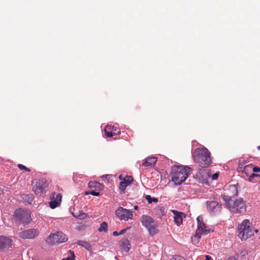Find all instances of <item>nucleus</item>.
Instances as JSON below:
<instances>
[{
    "label": "nucleus",
    "instance_id": "ddd939ff",
    "mask_svg": "<svg viewBox=\"0 0 260 260\" xmlns=\"http://www.w3.org/2000/svg\"><path fill=\"white\" fill-rule=\"evenodd\" d=\"M119 179L121 180L119 188L122 191H124L126 187L133 181V178L131 176H124L123 175H120L119 176Z\"/></svg>",
    "mask_w": 260,
    "mask_h": 260
},
{
    "label": "nucleus",
    "instance_id": "b1692460",
    "mask_svg": "<svg viewBox=\"0 0 260 260\" xmlns=\"http://www.w3.org/2000/svg\"><path fill=\"white\" fill-rule=\"evenodd\" d=\"M78 245H80L84 248H85L86 249L89 250L91 249V245L89 243L86 241H82V240H78L77 243Z\"/></svg>",
    "mask_w": 260,
    "mask_h": 260
},
{
    "label": "nucleus",
    "instance_id": "7ed1b4c3",
    "mask_svg": "<svg viewBox=\"0 0 260 260\" xmlns=\"http://www.w3.org/2000/svg\"><path fill=\"white\" fill-rule=\"evenodd\" d=\"M238 232L239 238L242 240H246L253 236L257 230L254 229L249 220L245 219L238 225Z\"/></svg>",
    "mask_w": 260,
    "mask_h": 260
},
{
    "label": "nucleus",
    "instance_id": "393cba45",
    "mask_svg": "<svg viewBox=\"0 0 260 260\" xmlns=\"http://www.w3.org/2000/svg\"><path fill=\"white\" fill-rule=\"evenodd\" d=\"M69 255L67 257L64 258L61 260H75V255L74 252L71 250L68 251Z\"/></svg>",
    "mask_w": 260,
    "mask_h": 260
},
{
    "label": "nucleus",
    "instance_id": "1a4fd4ad",
    "mask_svg": "<svg viewBox=\"0 0 260 260\" xmlns=\"http://www.w3.org/2000/svg\"><path fill=\"white\" fill-rule=\"evenodd\" d=\"M31 184L33 186L32 190L35 194L41 195L45 192L47 185L45 180L42 179L36 180L32 181Z\"/></svg>",
    "mask_w": 260,
    "mask_h": 260
},
{
    "label": "nucleus",
    "instance_id": "f704fd0d",
    "mask_svg": "<svg viewBox=\"0 0 260 260\" xmlns=\"http://www.w3.org/2000/svg\"><path fill=\"white\" fill-rule=\"evenodd\" d=\"M129 228H128L127 229H124L122 230L120 232H119V235L124 234L125 233V232L127 231V230Z\"/></svg>",
    "mask_w": 260,
    "mask_h": 260
},
{
    "label": "nucleus",
    "instance_id": "f8f14e48",
    "mask_svg": "<svg viewBox=\"0 0 260 260\" xmlns=\"http://www.w3.org/2000/svg\"><path fill=\"white\" fill-rule=\"evenodd\" d=\"M196 175L200 182L206 183L211 176V171L209 170L200 169Z\"/></svg>",
    "mask_w": 260,
    "mask_h": 260
},
{
    "label": "nucleus",
    "instance_id": "c9c22d12",
    "mask_svg": "<svg viewBox=\"0 0 260 260\" xmlns=\"http://www.w3.org/2000/svg\"><path fill=\"white\" fill-rule=\"evenodd\" d=\"M226 260H238V259L234 256H231L228 258Z\"/></svg>",
    "mask_w": 260,
    "mask_h": 260
},
{
    "label": "nucleus",
    "instance_id": "c85d7f7f",
    "mask_svg": "<svg viewBox=\"0 0 260 260\" xmlns=\"http://www.w3.org/2000/svg\"><path fill=\"white\" fill-rule=\"evenodd\" d=\"M73 215L78 218L84 219L86 217V214L83 213L82 211H80L79 214H76L75 213H73Z\"/></svg>",
    "mask_w": 260,
    "mask_h": 260
},
{
    "label": "nucleus",
    "instance_id": "a878e982",
    "mask_svg": "<svg viewBox=\"0 0 260 260\" xmlns=\"http://www.w3.org/2000/svg\"><path fill=\"white\" fill-rule=\"evenodd\" d=\"M100 232H107L108 231V225L106 222H103L98 229Z\"/></svg>",
    "mask_w": 260,
    "mask_h": 260
},
{
    "label": "nucleus",
    "instance_id": "4be33fe9",
    "mask_svg": "<svg viewBox=\"0 0 260 260\" xmlns=\"http://www.w3.org/2000/svg\"><path fill=\"white\" fill-rule=\"evenodd\" d=\"M88 187L91 189H95L99 191L103 189V185L97 181H90L88 183Z\"/></svg>",
    "mask_w": 260,
    "mask_h": 260
},
{
    "label": "nucleus",
    "instance_id": "dca6fc26",
    "mask_svg": "<svg viewBox=\"0 0 260 260\" xmlns=\"http://www.w3.org/2000/svg\"><path fill=\"white\" fill-rule=\"evenodd\" d=\"M207 208L210 212L216 213L221 210V205L218 202L213 201H208L206 203Z\"/></svg>",
    "mask_w": 260,
    "mask_h": 260
},
{
    "label": "nucleus",
    "instance_id": "9b49d317",
    "mask_svg": "<svg viewBox=\"0 0 260 260\" xmlns=\"http://www.w3.org/2000/svg\"><path fill=\"white\" fill-rule=\"evenodd\" d=\"M115 214L121 220L127 221L129 219H132L133 217V212L131 210L119 207L115 211Z\"/></svg>",
    "mask_w": 260,
    "mask_h": 260
},
{
    "label": "nucleus",
    "instance_id": "412c9836",
    "mask_svg": "<svg viewBox=\"0 0 260 260\" xmlns=\"http://www.w3.org/2000/svg\"><path fill=\"white\" fill-rule=\"evenodd\" d=\"M172 212L174 214V219L175 223L177 225L179 226L182 223V215L183 213L179 212L175 210H172Z\"/></svg>",
    "mask_w": 260,
    "mask_h": 260
},
{
    "label": "nucleus",
    "instance_id": "f257e3e1",
    "mask_svg": "<svg viewBox=\"0 0 260 260\" xmlns=\"http://www.w3.org/2000/svg\"><path fill=\"white\" fill-rule=\"evenodd\" d=\"M191 168L188 166H173L171 172V180L175 185L182 184L188 177Z\"/></svg>",
    "mask_w": 260,
    "mask_h": 260
},
{
    "label": "nucleus",
    "instance_id": "bb28decb",
    "mask_svg": "<svg viewBox=\"0 0 260 260\" xmlns=\"http://www.w3.org/2000/svg\"><path fill=\"white\" fill-rule=\"evenodd\" d=\"M145 199L148 201V203L151 204L153 202L157 203L158 200V199L156 198H151V197L150 195H146L145 197Z\"/></svg>",
    "mask_w": 260,
    "mask_h": 260
},
{
    "label": "nucleus",
    "instance_id": "c756f323",
    "mask_svg": "<svg viewBox=\"0 0 260 260\" xmlns=\"http://www.w3.org/2000/svg\"><path fill=\"white\" fill-rule=\"evenodd\" d=\"M85 194H86V195L92 194L94 196H99L100 192L98 191H96V190L95 189H92L91 191H86L85 192Z\"/></svg>",
    "mask_w": 260,
    "mask_h": 260
},
{
    "label": "nucleus",
    "instance_id": "5701e85b",
    "mask_svg": "<svg viewBox=\"0 0 260 260\" xmlns=\"http://www.w3.org/2000/svg\"><path fill=\"white\" fill-rule=\"evenodd\" d=\"M119 245L125 251H128L130 249V243L127 238H122L119 241Z\"/></svg>",
    "mask_w": 260,
    "mask_h": 260
},
{
    "label": "nucleus",
    "instance_id": "f03ea898",
    "mask_svg": "<svg viewBox=\"0 0 260 260\" xmlns=\"http://www.w3.org/2000/svg\"><path fill=\"white\" fill-rule=\"evenodd\" d=\"M193 158L202 168H207L211 163L210 153L206 148L196 149L193 153Z\"/></svg>",
    "mask_w": 260,
    "mask_h": 260
},
{
    "label": "nucleus",
    "instance_id": "a211bd4d",
    "mask_svg": "<svg viewBox=\"0 0 260 260\" xmlns=\"http://www.w3.org/2000/svg\"><path fill=\"white\" fill-rule=\"evenodd\" d=\"M12 245V240L6 237L0 236V249L9 248Z\"/></svg>",
    "mask_w": 260,
    "mask_h": 260
},
{
    "label": "nucleus",
    "instance_id": "423d86ee",
    "mask_svg": "<svg viewBox=\"0 0 260 260\" xmlns=\"http://www.w3.org/2000/svg\"><path fill=\"white\" fill-rule=\"evenodd\" d=\"M141 222L142 225L148 229L150 235L153 236L158 232V224L151 217L146 215H143Z\"/></svg>",
    "mask_w": 260,
    "mask_h": 260
},
{
    "label": "nucleus",
    "instance_id": "aec40b11",
    "mask_svg": "<svg viewBox=\"0 0 260 260\" xmlns=\"http://www.w3.org/2000/svg\"><path fill=\"white\" fill-rule=\"evenodd\" d=\"M156 161L157 158L155 157H148L146 158L145 161L143 162L142 166L145 167H151L156 164Z\"/></svg>",
    "mask_w": 260,
    "mask_h": 260
},
{
    "label": "nucleus",
    "instance_id": "4c0bfd02",
    "mask_svg": "<svg viewBox=\"0 0 260 260\" xmlns=\"http://www.w3.org/2000/svg\"><path fill=\"white\" fill-rule=\"evenodd\" d=\"M205 260H212V259H211V256H210L209 255H206Z\"/></svg>",
    "mask_w": 260,
    "mask_h": 260
},
{
    "label": "nucleus",
    "instance_id": "20e7f679",
    "mask_svg": "<svg viewBox=\"0 0 260 260\" xmlns=\"http://www.w3.org/2000/svg\"><path fill=\"white\" fill-rule=\"evenodd\" d=\"M227 208L233 213L244 214L246 212V205L243 199L232 200L225 203Z\"/></svg>",
    "mask_w": 260,
    "mask_h": 260
},
{
    "label": "nucleus",
    "instance_id": "473e14b6",
    "mask_svg": "<svg viewBox=\"0 0 260 260\" xmlns=\"http://www.w3.org/2000/svg\"><path fill=\"white\" fill-rule=\"evenodd\" d=\"M170 260H186L183 257L181 256L176 255L175 257L171 258Z\"/></svg>",
    "mask_w": 260,
    "mask_h": 260
},
{
    "label": "nucleus",
    "instance_id": "f3484780",
    "mask_svg": "<svg viewBox=\"0 0 260 260\" xmlns=\"http://www.w3.org/2000/svg\"><path fill=\"white\" fill-rule=\"evenodd\" d=\"M105 133L107 137H112L120 134L119 128L115 126L108 125L105 127Z\"/></svg>",
    "mask_w": 260,
    "mask_h": 260
},
{
    "label": "nucleus",
    "instance_id": "4468645a",
    "mask_svg": "<svg viewBox=\"0 0 260 260\" xmlns=\"http://www.w3.org/2000/svg\"><path fill=\"white\" fill-rule=\"evenodd\" d=\"M39 232L38 230L31 229L22 231L19 233L20 237L22 239H32L39 235Z\"/></svg>",
    "mask_w": 260,
    "mask_h": 260
},
{
    "label": "nucleus",
    "instance_id": "e433bc0d",
    "mask_svg": "<svg viewBox=\"0 0 260 260\" xmlns=\"http://www.w3.org/2000/svg\"><path fill=\"white\" fill-rule=\"evenodd\" d=\"M113 236H119V232H117V231H114L113 233Z\"/></svg>",
    "mask_w": 260,
    "mask_h": 260
},
{
    "label": "nucleus",
    "instance_id": "2f4dec72",
    "mask_svg": "<svg viewBox=\"0 0 260 260\" xmlns=\"http://www.w3.org/2000/svg\"><path fill=\"white\" fill-rule=\"evenodd\" d=\"M252 173H254V172H255V173L259 172H260V168L258 167H255L252 165Z\"/></svg>",
    "mask_w": 260,
    "mask_h": 260
},
{
    "label": "nucleus",
    "instance_id": "0eeeda50",
    "mask_svg": "<svg viewBox=\"0 0 260 260\" xmlns=\"http://www.w3.org/2000/svg\"><path fill=\"white\" fill-rule=\"evenodd\" d=\"M14 219L22 223H29L31 221L30 213L28 210L17 209L14 214Z\"/></svg>",
    "mask_w": 260,
    "mask_h": 260
},
{
    "label": "nucleus",
    "instance_id": "6e6552de",
    "mask_svg": "<svg viewBox=\"0 0 260 260\" xmlns=\"http://www.w3.org/2000/svg\"><path fill=\"white\" fill-rule=\"evenodd\" d=\"M68 238L62 232H57L55 234H51L49 235L47 241L51 244L61 243L67 241Z\"/></svg>",
    "mask_w": 260,
    "mask_h": 260
},
{
    "label": "nucleus",
    "instance_id": "39448f33",
    "mask_svg": "<svg viewBox=\"0 0 260 260\" xmlns=\"http://www.w3.org/2000/svg\"><path fill=\"white\" fill-rule=\"evenodd\" d=\"M198 229L196 232L195 235L191 238L193 242H198L201 237L202 235H205L210 232L211 230L203 221V218L201 217L197 218Z\"/></svg>",
    "mask_w": 260,
    "mask_h": 260
},
{
    "label": "nucleus",
    "instance_id": "72a5a7b5",
    "mask_svg": "<svg viewBox=\"0 0 260 260\" xmlns=\"http://www.w3.org/2000/svg\"><path fill=\"white\" fill-rule=\"evenodd\" d=\"M219 174L217 173H216L213 175L211 174L210 177H211L212 180H216L218 177Z\"/></svg>",
    "mask_w": 260,
    "mask_h": 260
},
{
    "label": "nucleus",
    "instance_id": "a19ab883",
    "mask_svg": "<svg viewBox=\"0 0 260 260\" xmlns=\"http://www.w3.org/2000/svg\"><path fill=\"white\" fill-rule=\"evenodd\" d=\"M257 149L260 150V146L257 147Z\"/></svg>",
    "mask_w": 260,
    "mask_h": 260
},
{
    "label": "nucleus",
    "instance_id": "7c9ffc66",
    "mask_svg": "<svg viewBox=\"0 0 260 260\" xmlns=\"http://www.w3.org/2000/svg\"><path fill=\"white\" fill-rule=\"evenodd\" d=\"M18 168L20 170H23L27 172H30V170L29 168L26 167L25 166H24V165H23L22 164L18 165Z\"/></svg>",
    "mask_w": 260,
    "mask_h": 260
},
{
    "label": "nucleus",
    "instance_id": "6ab92c4d",
    "mask_svg": "<svg viewBox=\"0 0 260 260\" xmlns=\"http://www.w3.org/2000/svg\"><path fill=\"white\" fill-rule=\"evenodd\" d=\"M252 164L247 165L244 168H243V170L241 173H244L247 176L249 177L250 178H253L254 177H259V175L252 173Z\"/></svg>",
    "mask_w": 260,
    "mask_h": 260
},
{
    "label": "nucleus",
    "instance_id": "2eb2a0df",
    "mask_svg": "<svg viewBox=\"0 0 260 260\" xmlns=\"http://www.w3.org/2000/svg\"><path fill=\"white\" fill-rule=\"evenodd\" d=\"M51 201L49 203L51 208L54 209L59 206L61 201L62 196L60 193L56 194L55 192L52 193L51 195Z\"/></svg>",
    "mask_w": 260,
    "mask_h": 260
},
{
    "label": "nucleus",
    "instance_id": "9d476101",
    "mask_svg": "<svg viewBox=\"0 0 260 260\" xmlns=\"http://www.w3.org/2000/svg\"><path fill=\"white\" fill-rule=\"evenodd\" d=\"M238 194V187L236 185H231L228 190L222 195V199L226 203L237 197Z\"/></svg>",
    "mask_w": 260,
    "mask_h": 260
},
{
    "label": "nucleus",
    "instance_id": "ea45409f",
    "mask_svg": "<svg viewBox=\"0 0 260 260\" xmlns=\"http://www.w3.org/2000/svg\"><path fill=\"white\" fill-rule=\"evenodd\" d=\"M134 208H135V210H137L138 209V207L137 206H135L134 207Z\"/></svg>",
    "mask_w": 260,
    "mask_h": 260
},
{
    "label": "nucleus",
    "instance_id": "cd10ccee",
    "mask_svg": "<svg viewBox=\"0 0 260 260\" xmlns=\"http://www.w3.org/2000/svg\"><path fill=\"white\" fill-rule=\"evenodd\" d=\"M246 162L245 161H240L239 162L238 167L237 168V171L238 172H242V171L243 170V168L245 167L246 165Z\"/></svg>",
    "mask_w": 260,
    "mask_h": 260
},
{
    "label": "nucleus",
    "instance_id": "58836bf2",
    "mask_svg": "<svg viewBox=\"0 0 260 260\" xmlns=\"http://www.w3.org/2000/svg\"><path fill=\"white\" fill-rule=\"evenodd\" d=\"M3 193V189L0 187V194Z\"/></svg>",
    "mask_w": 260,
    "mask_h": 260
}]
</instances>
